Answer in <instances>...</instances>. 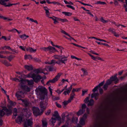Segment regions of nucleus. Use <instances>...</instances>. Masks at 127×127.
Returning <instances> with one entry per match:
<instances>
[{"mask_svg":"<svg viewBox=\"0 0 127 127\" xmlns=\"http://www.w3.org/2000/svg\"><path fill=\"white\" fill-rule=\"evenodd\" d=\"M24 67L26 69L29 71L33 69L31 65H25Z\"/></svg>","mask_w":127,"mask_h":127,"instance_id":"21","label":"nucleus"},{"mask_svg":"<svg viewBox=\"0 0 127 127\" xmlns=\"http://www.w3.org/2000/svg\"><path fill=\"white\" fill-rule=\"evenodd\" d=\"M12 80L16 81V82H20V81L19 80V79L17 78H12Z\"/></svg>","mask_w":127,"mask_h":127,"instance_id":"54","label":"nucleus"},{"mask_svg":"<svg viewBox=\"0 0 127 127\" xmlns=\"http://www.w3.org/2000/svg\"><path fill=\"white\" fill-rule=\"evenodd\" d=\"M48 51L52 52H54L56 51L55 48L50 46L48 47Z\"/></svg>","mask_w":127,"mask_h":127,"instance_id":"20","label":"nucleus"},{"mask_svg":"<svg viewBox=\"0 0 127 127\" xmlns=\"http://www.w3.org/2000/svg\"><path fill=\"white\" fill-rule=\"evenodd\" d=\"M22 76L21 75V76H19L18 77L20 79V82H21V83H23V82L24 81V79L22 78Z\"/></svg>","mask_w":127,"mask_h":127,"instance_id":"59","label":"nucleus"},{"mask_svg":"<svg viewBox=\"0 0 127 127\" xmlns=\"http://www.w3.org/2000/svg\"><path fill=\"white\" fill-rule=\"evenodd\" d=\"M32 110L33 111V114L35 116H37L40 115V110L38 108L33 107Z\"/></svg>","mask_w":127,"mask_h":127,"instance_id":"7","label":"nucleus"},{"mask_svg":"<svg viewBox=\"0 0 127 127\" xmlns=\"http://www.w3.org/2000/svg\"><path fill=\"white\" fill-rule=\"evenodd\" d=\"M55 63L59 64H60V61H58L55 62V60H53L51 61V62H50V64H55Z\"/></svg>","mask_w":127,"mask_h":127,"instance_id":"29","label":"nucleus"},{"mask_svg":"<svg viewBox=\"0 0 127 127\" xmlns=\"http://www.w3.org/2000/svg\"><path fill=\"white\" fill-rule=\"evenodd\" d=\"M53 69V67L50 66H47V71H52Z\"/></svg>","mask_w":127,"mask_h":127,"instance_id":"35","label":"nucleus"},{"mask_svg":"<svg viewBox=\"0 0 127 127\" xmlns=\"http://www.w3.org/2000/svg\"><path fill=\"white\" fill-rule=\"evenodd\" d=\"M5 66H12V65L11 64L9 63H8V61L6 60H4L0 61Z\"/></svg>","mask_w":127,"mask_h":127,"instance_id":"16","label":"nucleus"},{"mask_svg":"<svg viewBox=\"0 0 127 127\" xmlns=\"http://www.w3.org/2000/svg\"><path fill=\"white\" fill-rule=\"evenodd\" d=\"M47 100H45V103L44 102H41L40 103V107L41 108L42 110L45 109L46 108V106L47 104Z\"/></svg>","mask_w":127,"mask_h":127,"instance_id":"8","label":"nucleus"},{"mask_svg":"<svg viewBox=\"0 0 127 127\" xmlns=\"http://www.w3.org/2000/svg\"><path fill=\"white\" fill-rule=\"evenodd\" d=\"M43 8L44 10L46 11L45 13L46 16L47 17H49L50 13L49 11V9L47 7H44Z\"/></svg>","mask_w":127,"mask_h":127,"instance_id":"22","label":"nucleus"},{"mask_svg":"<svg viewBox=\"0 0 127 127\" xmlns=\"http://www.w3.org/2000/svg\"><path fill=\"white\" fill-rule=\"evenodd\" d=\"M12 53L9 52L7 51H4V55H9L11 54Z\"/></svg>","mask_w":127,"mask_h":127,"instance_id":"55","label":"nucleus"},{"mask_svg":"<svg viewBox=\"0 0 127 127\" xmlns=\"http://www.w3.org/2000/svg\"><path fill=\"white\" fill-rule=\"evenodd\" d=\"M24 87L25 90L27 92H29L30 91V88L29 87H28L27 86H24Z\"/></svg>","mask_w":127,"mask_h":127,"instance_id":"43","label":"nucleus"},{"mask_svg":"<svg viewBox=\"0 0 127 127\" xmlns=\"http://www.w3.org/2000/svg\"><path fill=\"white\" fill-rule=\"evenodd\" d=\"M26 81L29 85H32L34 83L32 79H31L29 80H27Z\"/></svg>","mask_w":127,"mask_h":127,"instance_id":"32","label":"nucleus"},{"mask_svg":"<svg viewBox=\"0 0 127 127\" xmlns=\"http://www.w3.org/2000/svg\"><path fill=\"white\" fill-rule=\"evenodd\" d=\"M99 95V94L98 93H94L91 94V97L92 98H94L96 100L98 98Z\"/></svg>","mask_w":127,"mask_h":127,"instance_id":"12","label":"nucleus"},{"mask_svg":"<svg viewBox=\"0 0 127 127\" xmlns=\"http://www.w3.org/2000/svg\"><path fill=\"white\" fill-rule=\"evenodd\" d=\"M15 57L14 56L10 55L7 57V58L9 62H10Z\"/></svg>","mask_w":127,"mask_h":127,"instance_id":"30","label":"nucleus"},{"mask_svg":"<svg viewBox=\"0 0 127 127\" xmlns=\"http://www.w3.org/2000/svg\"><path fill=\"white\" fill-rule=\"evenodd\" d=\"M48 47H42L40 48V49L41 51H48Z\"/></svg>","mask_w":127,"mask_h":127,"instance_id":"41","label":"nucleus"},{"mask_svg":"<svg viewBox=\"0 0 127 127\" xmlns=\"http://www.w3.org/2000/svg\"><path fill=\"white\" fill-rule=\"evenodd\" d=\"M9 0H1V4L2 5H4L6 6H10L13 5H16V4H11L9 3L8 4L6 5L5 1H7Z\"/></svg>","mask_w":127,"mask_h":127,"instance_id":"10","label":"nucleus"},{"mask_svg":"<svg viewBox=\"0 0 127 127\" xmlns=\"http://www.w3.org/2000/svg\"><path fill=\"white\" fill-rule=\"evenodd\" d=\"M40 72L39 69H36L27 75L26 76L27 78H32L35 82L37 83L40 81L42 78L38 74Z\"/></svg>","mask_w":127,"mask_h":127,"instance_id":"1","label":"nucleus"},{"mask_svg":"<svg viewBox=\"0 0 127 127\" xmlns=\"http://www.w3.org/2000/svg\"><path fill=\"white\" fill-rule=\"evenodd\" d=\"M53 57L55 59L58 60L59 61L60 60L61 58V56L57 55H54L53 56Z\"/></svg>","mask_w":127,"mask_h":127,"instance_id":"28","label":"nucleus"},{"mask_svg":"<svg viewBox=\"0 0 127 127\" xmlns=\"http://www.w3.org/2000/svg\"><path fill=\"white\" fill-rule=\"evenodd\" d=\"M85 111V109H80L77 113V115L79 116L82 114Z\"/></svg>","mask_w":127,"mask_h":127,"instance_id":"24","label":"nucleus"},{"mask_svg":"<svg viewBox=\"0 0 127 127\" xmlns=\"http://www.w3.org/2000/svg\"><path fill=\"white\" fill-rule=\"evenodd\" d=\"M4 110L6 113V115L7 116H8L11 114L12 111L11 110L8 109L5 107L4 108Z\"/></svg>","mask_w":127,"mask_h":127,"instance_id":"18","label":"nucleus"},{"mask_svg":"<svg viewBox=\"0 0 127 127\" xmlns=\"http://www.w3.org/2000/svg\"><path fill=\"white\" fill-rule=\"evenodd\" d=\"M65 114L64 113H63L62 114V119L63 121H64L65 119Z\"/></svg>","mask_w":127,"mask_h":127,"instance_id":"62","label":"nucleus"},{"mask_svg":"<svg viewBox=\"0 0 127 127\" xmlns=\"http://www.w3.org/2000/svg\"><path fill=\"white\" fill-rule=\"evenodd\" d=\"M15 96L18 100H21L22 99L21 98H23L24 97V93L22 91H19L16 93Z\"/></svg>","mask_w":127,"mask_h":127,"instance_id":"4","label":"nucleus"},{"mask_svg":"<svg viewBox=\"0 0 127 127\" xmlns=\"http://www.w3.org/2000/svg\"><path fill=\"white\" fill-rule=\"evenodd\" d=\"M4 47L5 50L7 49L10 50V49H11V48L9 46H4Z\"/></svg>","mask_w":127,"mask_h":127,"instance_id":"61","label":"nucleus"},{"mask_svg":"<svg viewBox=\"0 0 127 127\" xmlns=\"http://www.w3.org/2000/svg\"><path fill=\"white\" fill-rule=\"evenodd\" d=\"M26 50L27 51H29L32 53L35 52L36 51V49H34L32 48L29 47L26 48Z\"/></svg>","mask_w":127,"mask_h":127,"instance_id":"23","label":"nucleus"},{"mask_svg":"<svg viewBox=\"0 0 127 127\" xmlns=\"http://www.w3.org/2000/svg\"><path fill=\"white\" fill-rule=\"evenodd\" d=\"M22 116H19L16 119L15 121L16 123L20 124L22 122Z\"/></svg>","mask_w":127,"mask_h":127,"instance_id":"15","label":"nucleus"},{"mask_svg":"<svg viewBox=\"0 0 127 127\" xmlns=\"http://www.w3.org/2000/svg\"><path fill=\"white\" fill-rule=\"evenodd\" d=\"M24 58L26 60L27 59H29V60H31L33 59V58L32 56L30 55H25L24 56Z\"/></svg>","mask_w":127,"mask_h":127,"instance_id":"26","label":"nucleus"},{"mask_svg":"<svg viewBox=\"0 0 127 127\" xmlns=\"http://www.w3.org/2000/svg\"><path fill=\"white\" fill-rule=\"evenodd\" d=\"M17 112H13V116L12 117V118L15 119L17 115Z\"/></svg>","mask_w":127,"mask_h":127,"instance_id":"63","label":"nucleus"},{"mask_svg":"<svg viewBox=\"0 0 127 127\" xmlns=\"http://www.w3.org/2000/svg\"><path fill=\"white\" fill-rule=\"evenodd\" d=\"M85 120L81 118L79 122L80 124L81 125H84L85 124Z\"/></svg>","mask_w":127,"mask_h":127,"instance_id":"25","label":"nucleus"},{"mask_svg":"<svg viewBox=\"0 0 127 127\" xmlns=\"http://www.w3.org/2000/svg\"><path fill=\"white\" fill-rule=\"evenodd\" d=\"M59 20L63 22H68V21L65 19H62L59 18Z\"/></svg>","mask_w":127,"mask_h":127,"instance_id":"42","label":"nucleus"},{"mask_svg":"<svg viewBox=\"0 0 127 127\" xmlns=\"http://www.w3.org/2000/svg\"><path fill=\"white\" fill-rule=\"evenodd\" d=\"M63 74L62 73H58L57 75L52 80H49L46 83L47 84H48L49 83H55L60 78V76Z\"/></svg>","mask_w":127,"mask_h":127,"instance_id":"3","label":"nucleus"},{"mask_svg":"<svg viewBox=\"0 0 127 127\" xmlns=\"http://www.w3.org/2000/svg\"><path fill=\"white\" fill-rule=\"evenodd\" d=\"M74 95H72V94L70 95V97L68 99V100H67L68 102L69 103L72 100L73 98H74Z\"/></svg>","mask_w":127,"mask_h":127,"instance_id":"37","label":"nucleus"},{"mask_svg":"<svg viewBox=\"0 0 127 127\" xmlns=\"http://www.w3.org/2000/svg\"><path fill=\"white\" fill-rule=\"evenodd\" d=\"M67 57L62 56H61V58L60 60L59 61H60V63L61 62L63 63L64 64L65 63V62L67 60Z\"/></svg>","mask_w":127,"mask_h":127,"instance_id":"14","label":"nucleus"},{"mask_svg":"<svg viewBox=\"0 0 127 127\" xmlns=\"http://www.w3.org/2000/svg\"><path fill=\"white\" fill-rule=\"evenodd\" d=\"M64 90V89L62 90L61 91L59 89H57L56 91V92L59 94H61Z\"/></svg>","mask_w":127,"mask_h":127,"instance_id":"48","label":"nucleus"},{"mask_svg":"<svg viewBox=\"0 0 127 127\" xmlns=\"http://www.w3.org/2000/svg\"><path fill=\"white\" fill-rule=\"evenodd\" d=\"M19 36L20 38L23 40H25L29 37L28 35H26L25 34H23L22 35H19Z\"/></svg>","mask_w":127,"mask_h":127,"instance_id":"19","label":"nucleus"},{"mask_svg":"<svg viewBox=\"0 0 127 127\" xmlns=\"http://www.w3.org/2000/svg\"><path fill=\"white\" fill-rule=\"evenodd\" d=\"M88 91V89L83 90L82 91V96H84L85 94Z\"/></svg>","mask_w":127,"mask_h":127,"instance_id":"46","label":"nucleus"},{"mask_svg":"<svg viewBox=\"0 0 127 127\" xmlns=\"http://www.w3.org/2000/svg\"><path fill=\"white\" fill-rule=\"evenodd\" d=\"M4 108L2 110H0V116L1 117H3L5 114V112L4 111Z\"/></svg>","mask_w":127,"mask_h":127,"instance_id":"27","label":"nucleus"},{"mask_svg":"<svg viewBox=\"0 0 127 127\" xmlns=\"http://www.w3.org/2000/svg\"><path fill=\"white\" fill-rule=\"evenodd\" d=\"M50 121V122L52 123V124L53 125V126H54V124L56 122V119L52 117Z\"/></svg>","mask_w":127,"mask_h":127,"instance_id":"36","label":"nucleus"},{"mask_svg":"<svg viewBox=\"0 0 127 127\" xmlns=\"http://www.w3.org/2000/svg\"><path fill=\"white\" fill-rule=\"evenodd\" d=\"M33 124L32 119V118L27 120L25 122L24 125L25 126L32 127V125Z\"/></svg>","mask_w":127,"mask_h":127,"instance_id":"6","label":"nucleus"},{"mask_svg":"<svg viewBox=\"0 0 127 127\" xmlns=\"http://www.w3.org/2000/svg\"><path fill=\"white\" fill-rule=\"evenodd\" d=\"M70 37V38H68L67 37H66L65 36H63L64 37H65L66 39L69 40L70 41L72 39H73V38L72 37H71L70 35H69V36H68Z\"/></svg>","mask_w":127,"mask_h":127,"instance_id":"56","label":"nucleus"},{"mask_svg":"<svg viewBox=\"0 0 127 127\" xmlns=\"http://www.w3.org/2000/svg\"><path fill=\"white\" fill-rule=\"evenodd\" d=\"M66 6L67 7L70 8L73 10H75V8L74 7H73L72 6H71V5H66Z\"/></svg>","mask_w":127,"mask_h":127,"instance_id":"52","label":"nucleus"},{"mask_svg":"<svg viewBox=\"0 0 127 127\" xmlns=\"http://www.w3.org/2000/svg\"><path fill=\"white\" fill-rule=\"evenodd\" d=\"M36 94L38 95H41L44 94L47 95V90L45 87L42 86H39L35 90Z\"/></svg>","mask_w":127,"mask_h":127,"instance_id":"2","label":"nucleus"},{"mask_svg":"<svg viewBox=\"0 0 127 127\" xmlns=\"http://www.w3.org/2000/svg\"><path fill=\"white\" fill-rule=\"evenodd\" d=\"M62 13L66 16H71L72 15V13L69 12H63Z\"/></svg>","mask_w":127,"mask_h":127,"instance_id":"34","label":"nucleus"},{"mask_svg":"<svg viewBox=\"0 0 127 127\" xmlns=\"http://www.w3.org/2000/svg\"><path fill=\"white\" fill-rule=\"evenodd\" d=\"M72 88V85H71L68 89H66V91H64L63 93V94H64L65 95H66L67 94L69 95V94L70 93Z\"/></svg>","mask_w":127,"mask_h":127,"instance_id":"13","label":"nucleus"},{"mask_svg":"<svg viewBox=\"0 0 127 127\" xmlns=\"http://www.w3.org/2000/svg\"><path fill=\"white\" fill-rule=\"evenodd\" d=\"M104 82V81H103V82H101L100 83H99L98 84V85L97 86H98V87L99 88L100 86H102L103 85Z\"/></svg>","mask_w":127,"mask_h":127,"instance_id":"51","label":"nucleus"},{"mask_svg":"<svg viewBox=\"0 0 127 127\" xmlns=\"http://www.w3.org/2000/svg\"><path fill=\"white\" fill-rule=\"evenodd\" d=\"M117 74H116L114 76H111L110 78V80L112 81H115V83L116 84L118 83L119 81L118 79L117 78Z\"/></svg>","mask_w":127,"mask_h":127,"instance_id":"9","label":"nucleus"},{"mask_svg":"<svg viewBox=\"0 0 127 127\" xmlns=\"http://www.w3.org/2000/svg\"><path fill=\"white\" fill-rule=\"evenodd\" d=\"M86 108V104H83L82 105V109H85H85Z\"/></svg>","mask_w":127,"mask_h":127,"instance_id":"58","label":"nucleus"},{"mask_svg":"<svg viewBox=\"0 0 127 127\" xmlns=\"http://www.w3.org/2000/svg\"><path fill=\"white\" fill-rule=\"evenodd\" d=\"M114 30V29H113L110 28L108 30L109 31L111 32L113 34V33L115 32V31H113Z\"/></svg>","mask_w":127,"mask_h":127,"instance_id":"64","label":"nucleus"},{"mask_svg":"<svg viewBox=\"0 0 127 127\" xmlns=\"http://www.w3.org/2000/svg\"><path fill=\"white\" fill-rule=\"evenodd\" d=\"M42 127H47V122L46 119L44 118L42 120Z\"/></svg>","mask_w":127,"mask_h":127,"instance_id":"17","label":"nucleus"},{"mask_svg":"<svg viewBox=\"0 0 127 127\" xmlns=\"http://www.w3.org/2000/svg\"><path fill=\"white\" fill-rule=\"evenodd\" d=\"M21 100L23 103L26 106H27L28 105L29 103L26 100L22 99H21Z\"/></svg>","mask_w":127,"mask_h":127,"instance_id":"31","label":"nucleus"},{"mask_svg":"<svg viewBox=\"0 0 127 127\" xmlns=\"http://www.w3.org/2000/svg\"><path fill=\"white\" fill-rule=\"evenodd\" d=\"M81 70L83 72L84 75H87L88 74V72L85 70L83 68H82Z\"/></svg>","mask_w":127,"mask_h":127,"instance_id":"49","label":"nucleus"},{"mask_svg":"<svg viewBox=\"0 0 127 127\" xmlns=\"http://www.w3.org/2000/svg\"><path fill=\"white\" fill-rule=\"evenodd\" d=\"M61 32L62 33H63L67 35L68 36H69V35L65 31H64V30H63L62 29H61Z\"/></svg>","mask_w":127,"mask_h":127,"instance_id":"45","label":"nucleus"},{"mask_svg":"<svg viewBox=\"0 0 127 127\" xmlns=\"http://www.w3.org/2000/svg\"><path fill=\"white\" fill-rule=\"evenodd\" d=\"M87 114L86 113L85 114L83 115V117L81 118L86 120L87 117Z\"/></svg>","mask_w":127,"mask_h":127,"instance_id":"50","label":"nucleus"},{"mask_svg":"<svg viewBox=\"0 0 127 127\" xmlns=\"http://www.w3.org/2000/svg\"><path fill=\"white\" fill-rule=\"evenodd\" d=\"M98 88V86H96L93 90L92 91L94 92H95Z\"/></svg>","mask_w":127,"mask_h":127,"instance_id":"57","label":"nucleus"},{"mask_svg":"<svg viewBox=\"0 0 127 127\" xmlns=\"http://www.w3.org/2000/svg\"><path fill=\"white\" fill-rule=\"evenodd\" d=\"M26 18L27 19H29V21H31L32 22H34L37 24L38 23L37 21V20H34L32 18H30L29 17H27Z\"/></svg>","mask_w":127,"mask_h":127,"instance_id":"39","label":"nucleus"},{"mask_svg":"<svg viewBox=\"0 0 127 127\" xmlns=\"http://www.w3.org/2000/svg\"><path fill=\"white\" fill-rule=\"evenodd\" d=\"M112 83V81L110 79H108L106 82V83L109 85H110Z\"/></svg>","mask_w":127,"mask_h":127,"instance_id":"44","label":"nucleus"},{"mask_svg":"<svg viewBox=\"0 0 127 127\" xmlns=\"http://www.w3.org/2000/svg\"><path fill=\"white\" fill-rule=\"evenodd\" d=\"M69 103L68 102V101H64V102H63V104L65 106L67 105Z\"/></svg>","mask_w":127,"mask_h":127,"instance_id":"60","label":"nucleus"},{"mask_svg":"<svg viewBox=\"0 0 127 127\" xmlns=\"http://www.w3.org/2000/svg\"><path fill=\"white\" fill-rule=\"evenodd\" d=\"M53 116L57 119L58 120H60L61 119V117L58 114V112L57 111H55Z\"/></svg>","mask_w":127,"mask_h":127,"instance_id":"11","label":"nucleus"},{"mask_svg":"<svg viewBox=\"0 0 127 127\" xmlns=\"http://www.w3.org/2000/svg\"><path fill=\"white\" fill-rule=\"evenodd\" d=\"M32 113L31 111H30L27 110V112L26 113V116L27 117H29V116H31L32 115Z\"/></svg>","mask_w":127,"mask_h":127,"instance_id":"40","label":"nucleus"},{"mask_svg":"<svg viewBox=\"0 0 127 127\" xmlns=\"http://www.w3.org/2000/svg\"><path fill=\"white\" fill-rule=\"evenodd\" d=\"M96 4H106L105 2H102L101 1H98L96 3H95Z\"/></svg>","mask_w":127,"mask_h":127,"instance_id":"47","label":"nucleus"},{"mask_svg":"<svg viewBox=\"0 0 127 127\" xmlns=\"http://www.w3.org/2000/svg\"><path fill=\"white\" fill-rule=\"evenodd\" d=\"M101 21L103 23H107L109 21V20H105L103 17H101L100 19Z\"/></svg>","mask_w":127,"mask_h":127,"instance_id":"38","label":"nucleus"},{"mask_svg":"<svg viewBox=\"0 0 127 127\" xmlns=\"http://www.w3.org/2000/svg\"><path fill=\"white\" fill-rule=\"evenodd\" d=\"M80 89H73L72 91L71 94L75 95L74 92H78L79 91Z\"/></svg>","mask_w":127,"mask_h":127,"instance_id":"33","label":"nucleus"},{"mask_svg":"<svg viewBox=\"0 0 127 127\" xmlns=\"http://www.w3.org/2000/svg\"><path fill=\"white\" fill-rule=\"evenodd\" d=\"M108 85L105 83L103 86V88L104 90H106L108 88Z\"/></svg>","mask_w":127,"mask_h":127,"instance_id":"53","label":"nucleus"},{"mask_svg":"<svg viewBox=\"0 0 127 127\" xmlns=\"http://www.w3.org/2000/svg\"><path fill=\"white\" fill-rule=\"evenodd\" d=\"M89 97H87L84 100V101L85 103H88V106L93 105L94 103V100L92 99H91L89 100Z\"/></svg>","mask_w":127,"mask_h":127,"instance_id":"5","label":"nucleus"}]
</instances>
